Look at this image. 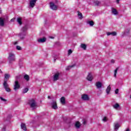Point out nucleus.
I'll use <instances>...</instances> for the list:
<instances>
[{
    "instance_id": "1",
    "label": "nucleus",
    "mask_w": 131,
    "mask_h": 131,
    "mask_svg": "<svg viewBox=\"0 0 131 131\" xmlns=\"http://www.w3.org/2000/svg\"><path fill=\"white\" fill-rule=\"evenodd\" d=\"M9 78H10V75H9V74H5L3 86L5 91L8 93H10V92H11V89H10V87H9V84H8L7 82Z\"/></svg>"
},
{
    "instance_id": "2",
    "label": "nucleus",
    "mask_w": 131,
    "mask_h": 131,
    "mask_svg": "<svg viewBox=\"0 0 131 131\" xmlns=\"http://www.w3.org/2000/svg\"><path fill=\"white\" fill-rule=\"evenodd\" d=\"M27 25L25 26L23 28L21 29V32L19 34V37L20 39H24L25 38V36H26V31L28 29Z\"/></svg>"
},
{
    "instance_id": "3",
    "label": "nucleus",
    "mask_w": 131,
    "mask_h": 131,
    "mask_svg": "<svg viewBox=\"0 0 131 131\" xmlns=\"http://www.w3.org/2000/svg\"><path fill=\"white\" fill-rule=\"evenodd\" d=\"M19 76H17L16 77V80H15V81L14 82L13 90L15 92H16V91H17V90H19V89H20V84H19V81H18V80H17V79H18V78H19Z\"/></svg>"
},
{
    "instance_id": "4",
    "label": "nucleus",
    "mask_w": 131,
    "mask_h": 131,
    "mask_svg": "<svg viewBox=\"0 0 131 131\" xmlns=\"http://www.w3.org/2000/svg\"><path fill=\"white\" fill-rule=\"evenodd\" d=\"M29 104L30 105L31 108H32L33 110L35 109L36 107V102L34 99H31L29 101Z\"/></svg>"
},
{
    "instance_id": "5",
    "label": "nucleus",
    "mask_w": 131,
    "mask_h": 131,
    "mask_svg": "<svg viewBox=\"0 0 131 131\" xmlns=\"http://www.w3.org/2000/svg\"><path fill=\"white\" fill-rule=\"evenodd\" d=\"M8 60L9 61V63H12V62H15V54L12 53H9Z\"/></svg>"
},
{
    "instance_id": "6",
    "label": "nucleus",
    "mask_w": 131,
    "mask_h": 131,
    "mask_svg": "<svg viewBox=\"0 0 131 131\" xmlns=\"http://www.w3.org/2000/svg\"><path fill=\"white\" fill-rule=\"evenodd\" d=\"M8 19V16L6 17V18L5 17H0V26H5V22L7 21Z\"/></svg>"
},
{
    "instance_id": "7",
    "label": "nucleus",
    "mask_w": 131,
    "mask_h": 131,
    "mask_svg": "<svg viewBox=\"0 0 131 131\" xmlns=\"http://www.w3.org/2000/svg\"><path fill=\"white\" fill-rule=\"evenodd\" d=\"M37 0H29L30 4L29 5V8H34L36 4V1Z\"/></svg>"
},
{
    "instance_id": "8",
    "label": "nucleus",
    "mask_w": 131,
    "mask_h": 131,
    "mask_svg": "<svg viewBox=\"0 0 131 131\" xmlns=\"http://www.w3.org/2000/svg\"><path fill=\"white\" fill-rule=\"evenodd\" d=\"M59 77H60V73L57 72L53 75L54 81H57V80H58Z\"/></svg>"
},
{
    "instance_id": "9",
    "label": "nucleus",
    "mask_w": 131,
    "mask_h": 131,
    "mask_svg": "<svg viewBox=\"0 0 131 131\" xmlns=\"http://www.w3.org/2000/svg\"><path fill=\"white\" fill-rule=\"evenodd\" d=\"M50 8L52 9V10H53L54 11H56V10H58V7L54 3L51 2L50 3Z\"/></svg>"
},
{
    "instance_id": "10",
    "label": "nucleus",
    "mask_w": 131,
    "mask_h": 131,
    "mask_svg": "<svg viewBox=\"0 0 131 131\" xmlns=\"http://www.w3.org/2000/svg\"><path fill=\"white\" fill-rule=\"evenodd\" d=\"M81 99L83 101H89L90 100V97L86 94H83L81 96Z\"/></svg>"
},
{
    "instance_id": "11",
    "label": "nucleus",
    "mask_w": 131,
    "mask_h": 131,
    "mask_svg": "<svg viewBox=\"0 0 131 131\" xmlns=\"http://www.w3.org/2000/svg\"><path fill=\"white\" fill-rule=\"evenodd\" d=\"M51 105L53 109H58V106H57V102L56 101H52Z\"/></svg>"
},
{
    "instance_id": "12",
    "label": "nucleus",
    "mask_w": 131,
    "mask_h": 131,
    "mask_svg": "<svg viewBox=\"0 0 131 131\" xmlns=\"http://www.w3.org/2000/svg\"><path fill=\"white\" fill-rule=\"evenodd\" d=\"M46 41L47 38L46 37H43L37 39L38 42H40L41 43H42L43 42H46Z\"/></svg>"
},
{
    "instance_id": "13",
    "label": "nucleus",
    "mask_w": 131,
    "mask_h": 131,
    "mask_svg": "<svg viewBox=\"0 0 131 131\" xmlns=\"http://www.w3.org/2000/svg\"><path fill=\"white\" fill-rule=\"evenodd\" d=\"M106 34L108 36H109V35H113V36H116L117 33H116V32H107Z\"/></svg>"
},
{
    "instance_id": "14",
    "label": "nucleus",
    "mask_w": 131,
    "mask_h": 131,
    "mask_svg": "<svg viewBox=\"0 0 131 131\" xmlns=\"http://www.w3.org/2000/svg\"><path fill=\"white\" fill-rule=\"evenodd\" d=\"M93 75H92L91 74H89L88 76H87V79L88 80H89V81H92V80H93Z\"/></svg>"
},
{
    "instance_id": "15",
    "label": "nucleus",
    "mask_w": 131,
    "mask_h": 131,
    "mask_svg": "<svg viewBox=\"0 0 131 131\" xmlns=\"http://www.w3.org/2000/svg\"><path fill=\"white\" fill-rule=\"evenodd\" d=\"M96 85L97 89H101V88H102V83L98 81L96 82Z\"/></svg>"
},
{
    "instance_id": "16",
    "label": "nucleus",
    "mask_w": 131,
    "mask_h": 131,
    "mask_svg": "<svg viewBox=\"0 0 131 131\" xmlns=\"http://www.w3.org/2000/svg\"><path fill=\"white\" fill-rule=\"evenodd\" d=\"M20 126H21V129H23V130H25V131L27 130V128H26V125H25V124L22 123L21 124Z\"/></svg>"
},
{
    "instance_id": "17",
    "label": "nucleus",
    "mask_w": 131,
    "mask_h": 131,
    "mask_svg": "<svg viewBox=\"0 0 131 131\" xmlns=\"http://www.w3.org/2000/svg\"><path fill=\"white\" fill-rule=\"evenodd\" d=\"M80 123L78 121L76 122L75 124V126L76 127V128L78 129L80 128Z\"/></svg>"
},
{
    "instance_id": "18",
    "label": "nucleus",
    "mask_w": 131,
    "mask_h": 131,
    "mask_svg": "<svg viewBox=\"0 0 131 131\" xmlns=\"http://www.w3.org/2000/svg\"><path fill=\"white\" fill-rule=\"evenodd\" d=\"M113 107L114 109H116V110H119V108H120V106L118 103H116L115 105H113Z\"/></svg>"
},
{
    "instance_id": "19",
    "label": "nucleus",
    "mask_w": 131,
    "mask_h": 131,
    "mask_svg": "<svg viewBox=\"0 0 131 131\" xmlns=\"http://www.w3.org/2000/svg\"><path fill=\"white\" fill-rule=\"evenodd\" d=\"M112 14H114V15H118V12H117V10L114 8H112Z\"/></svg>"
},
{
    "instance_id": "20",
    "label": "nucleus",
    "mask_w": 131,
    "mask_h": 131,
    "mask_svg": "<svg viewBox=\"0 0 131 131\" xmlns=\"http://www.w3.org/2000/svg\"><path fill=\"white\" fill-rule=\"evenodd\" d=\"M60 102L62 105H64L66 103V101H65V97H62L60 98Z\"/></svg>"
},
{
    "instance_id": "21",
    "label": "nucleus",
    "mask_w": 131,
    "mask_h": 131,
    "mask_svg": "<svg viewBox=\"0 0 131 131\" xmlns=\"http://www.w3.org/2000/svg\"><path fill=\"white\" fill-rule=\"evenodd\" d=\"M24 78L27 81H29V79H30V78L29 77V75H25L24 76Z\"/></svg>"
},
{
    "instance_id": "22",
    "label": "nucleus",
    "mask_w": 131,
    "mask_h": 131,
    "mask_svg": "<svg viewBox=\"0 0 131 131\" xmlns=\"http://www.w3.org/2000/svg\"><path fill=\"white\" fill-rule=\"evenodd\" d=\"M17 22L18 23V24H19V25H22V18H21L20 17H18L17 19Z\"/></svg>"
},
{
    "instance_id": "23",
    "label": "nucleus",
    "mask_w": 131,
    "mask_h": 131,
    "mask_svg": "<svg viewBox=\"0 0 131 131\" xmlns=\"http://www.w3.org/2000/svg\"><path fill=\"white\" fill-rule=\"evenodd\" d=\"M110 91H111V87L110 86V85H109L106 90L107 95L110 93Z\"/></svg>"
},
{
    "instance_id": "24",
    "label": "nucleus",
    "mask_w": 131,
    "mask_h": 131,
    "mask_svg": "<svg viewBox=\"0 0 131 131\" xmlns=\"http://www.w3.org/2000/svg\"><path fill=\"white\" fill-rule=\"evenodd\" d=\"M120 127V125H119V124H118V123L115 124V130H117V129H118V128H119Z\"/></svg>"
},
{
    "instance_id": "25",
    "label": "nucleus",
    "mask_w": 131,
    "mask_h": 131,
    "mask_svg": "<svg viewBox=\"0 0 131 131\" xmlns=\"http://www.w3.org/2000/svg\"><path fill=\"white\" fill-rule=\"evenodd\" d=\"M78 16L79 17V19L81 20L82 19V13L81 12L78 11Z\"/></svg>"
},
{
    "instance_id": "26",
    "label": "nucleus",
    "mask_w": 131,
    "mask_h": 131,
    "mask_svg": "<svg viewBox=\"0 0 131 131\" xmlns=\"http://www.w3.org/2000/svg\"><path fill=\"white\" fill-rule=\"evenodd\" d=\"M100 5H101V2H100L99 1H95L94 2V6H100Z\"/></svg>"
},
{
    "instance_id": "27",
    "label": "nucleus",
    "mask_w": 131,
    "mask_h": 131,
    "mask_svg": "<svg viewBox=\"0 0 131 131\" xmlns=\"http://www.w3.org/2000/svg\"><path fill=\"white\" fill-rule=\"evenodd\" d=\"M87 24H89L90 26H94V21H88Z\"/></svg>"
},
{
    "instance_id": "28",
    "label": "nucleus",
    "mask_w": 131,
    "mask_h": 131,
    "mask_svg": "<svg viewBox=\"0 0 131 131\" xmlns=\"http://www.w3.org/2000/svg\"><path fill=\"white\" fill-rule=\"evenodd\" d=\"M74 66V65L69 66L68 67H67L66 68V70H70V69H71V68H73Z\"/></svg>"
},
{
    "instance_id": "29",
    "label": "nucleus",
    "mask_w": 131,
    "mask_h": 131,
    "mask_svg": "<svg viewBox=\"0 0 131 131\" xmlns=\"http://www.w3.org/2000/svg\"><path fill=\"white\" fill-rule=\"evenodd\" d=\"M81 48L83 49V50H86V45H85V44H81Z\"/></svg>"
},
{
    "instance_id": "30",
    "label": "nucleus",
    "mask_w": 131,
    "mask_h": 131,
    "mask_svg": "<svg viewBox=\"0 0 131 131\" xmlns=\"http://www.w3.org/2000/svg\"><path fill=\"white\" fill-rule=\"evenodd\" d=\"M28 88H25L23 90V94H26V93H27V92H28Z\"/></svg>"
},
{
    "instance_id": "31",
    "label": "nucleus",
    "mask_w": 131,
    "mask_h": 131,
    "mask_svg": "<svg viewBox=\"0 0 131 131\" xmlns=\"http://www.w3.org/2000/svg\"><path fill=\"white\" fill-rule=\"evenodd\" d=\"M118 71V68H116L114 71V77H116V74H117V71Z\"/></svg>"
},
{
    "instance_id": "32",
    "label": "nucleus",
    "mask_w": 131,
    "mask_h": 131,
    "mask_svg": "<svg viewBox=\"0 0 131 131\" xmlns=\"http://www.w3.org/2000/svg\"><path fill=\"white\" fill-rule=\"evenodd\" d=\"M0 99L1 101H3V102H7V99L3 98V97H0Z\"/></svg>"
},
{
    "instance_id": "33",
    "label": "nucleus",
    "mask_w": 131,
    "mask_h": 131,
    "mask_svg": "<svg viewBox=\"0 0 131 131\" xmlns=\"http://www.w3.org/2000/svg\"><path fill=\"white\" fill-rule=\"evenodd\" d=\"M16 50H18V51H21V47H20L19 46H17Z\"/></svg>"
},
{
    "instance_id": "34",
    "label": "nucleus",
    "mask_w": 131,
    "mask_h": 131,
    "mask_svg": "<svg viewBox=\"0 0 131 131\" xmlns=\"http://www.w3.org/2000/svg\"><path fill=\"white\" fill-rule=\"evenodd\" d=\"M103 121H104V122H106V121H107V117H104L103 119H102Z\"/></svg>"
},
{
    "instance_id": "35",
    "label": "nucleus",
    "mask_w": 131,
    "mask_h": 131,
    "mask_svg": "<svg viewBox=\"0 0 131 131\" xmlns=\"http://www.w3.org/2000/svg\"><path fill=\"white\" fill-rule=\"evenodd\" d=\"M71 54H72V50H71V49L69 50L68 51V54L69 55H71Z\"/></svg>"
},
{
    "instance_id": "36",
    "label": "nucleus",
    "mask_w": 131,
    "mask_h": 131,
    "mask_svg": "<svg viewBox=\"0 0 131 131\" xmlns=\"http://www.w3.org/2000/svg\"><path fill=\"white\" fill-rule=\"evenodd\" d=\"M59 58V56H55V57L54 58V62H56V59H58Z\"/></svg>"
},
{
    "instance_id": "37",
    "label": "nucleus",
    "mask_w": 131,
    "mask_h": 131,
    "mask_svg": "<svg viewBox=\"0 0 131 131\" xmlns=\"http://www.w3.org/2000/svg\"><path fill=\"white\" fill-rule=\"evenodd\" d=\"M119 92V90L118 89H116L115 90V94H118Z\"/></svg>"
},
{
    "instance_id": "38",
    "label": "nucleus",
    "mask_w": 131,
    "mask_h": 131,
    "mask_svg": "<svg viewBox=\"0 0 131 131\" xmlns=\"http://www.w3.org/2000/svg\"><path fill=\"white\" fill-rule=\"evenodd\" d=\"M83 124L85 125L86 124V121L84 120L83 121Z\"/></svg>"
},
{
    "instance_id": "39",
    "label": "nucleus",
    "mask_w": 131,
    "mask_h": 131,
    "mask_svg": "<svg viewBox=\"0 0 131 131\" xmlns=\"http://www.w3.org/2000/svg\"><path fill=\"white\" fill-rule=\"evenodd\" d=\"M111 62V63H115V60H114V59H112Z\"/></svg>"
},
{
    "instance_id": "40",
    "label": "nucleus",
    "mask_w": 131,
    "mask_h": 131,
    "mask_svg": "<svg viewBox=\"0 0 131 131\" xmlns=\"http://www.w3.org/2000/svg\"><path fill=\"white\" fill-rule=\"evenodd\" d=\"M129 33V29L126 30L125 31V33Z\"/></svg>"
},
{
    "instance_id": "41",
    "label": "nucleus",
    "mask_w": 131,
    "mask_h": 131,
    "mask_svg": "<svg viewBox=\"0 0 131 131\" xmlns=\"http://www.w3.org/2000/svg\"><path fill=\"white\" fill-rule=\"evenodd\" d=\"M14 21H15V18H13L11 19V22H14Z\"/></svg>"
},
{
    "instance_id": "42",
    "label": "nucleus",
    "mask_w": 131,
    "mask_h": 131,
    "mask_svg": "<svg viewBox=\"0 0 131 131\" xmlns=\"http://www.w3.org/2000/svg\"><path fill=\"white\" fill-rule=\"evenodd\" d=\"M14 45H18V41H15L14 43Z\"/></svg>"
},
{
    "instance_id": "43",
    "label": "nucleus",
    "mask_w": 131,
    "mask_h": 131,
    "mask_svg": "<svg viewBox=\"0 0 131 131\" xmlns=\"http://www.w3.org/2000/svg\"><path fill=\"white\" fill-rule=\"evenodd\" d=\"M2 131H6V127H4L2 129Z\"/></svg>"
},
{
    "instance_id": "44",
    "label": "nucleus",
    "mask_w": 131,
    "mask_h": 131,
    "mask_svg": "<svg viewBox=\"0 0 131 131\" xmlns=\"http://www.w3.org/2000/svg\"><path fill=\"white\" fill-rule=\"evenodd\" d=\"M119 1H120V0H116V2H117V4H119Z\"/></svg>"
},
{
    "instance_id": "45",
    "label": "nucleus",
    "mask_w": 131,
    "mask_h": 131,
    "mask_svg": "<svg viewBox=\"0 0 131 131\" xmlns=\"http://www.w3.org/2000/svg\"><path fill=\"white\" fill-rule=\"evenodd\" d=\"M0 73H3V72L1 70H0Z\"/></svg>"
},
{
    "instance_id": "46",
    "label": "nucleus",
    "mask_w": 131,
    "mask_h": 131,
    "mask_svg": "<svg viewBox=\"0 0 131 131\" xmlns=\"http://www.w3.org/2000/svg\"><path fill=\"white\" fill-rule=\"evenodd\" d=\"M48 99H51V97L50 96H48Z\"/></svg>"
},
{
    "instance_id": "47",
    "label": "nucleus",
    "mask_w": 131,
    "mask_h": 131,
    "mask_svg": "<svg viewBox=\"0 0 131 131\" xmlns=\"http://www.w3.org/2000/svg\"><path fill=\"white\" fill-rule=\"evenodd\" d=\"M9 119L11 118V116H8Z\"/></svg>"
},
{
    "instance_id": "48",
    "label": "nucleus",
    "mask_w": 131,
    "mask_h": 131,
    "mask_svg": "<svg viewBox=\"0 0 131 131\" xmlns=\"http://www.w3.org/2000/svg\"><path fill=\"white\" fill-rule=\"evenodd\" d=\"M51 38H54V37H51Z\"/></svg>"
}]
</instances>
